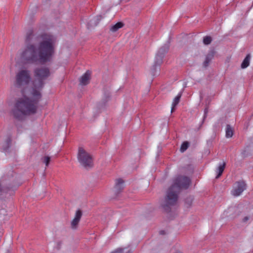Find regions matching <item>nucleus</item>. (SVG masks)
<instances>
[{
    "instance_id": "nucleus-8",
    "label": "nucleus",
    "mask_w": 253,
    "mask_h": 253,
    "mask_svg": "<svg viewBox=\"0 0 253 253\" xmlns=\"http://www.w3.org/2000/svg\"><path fill=\"white\" fill-rule=\"evenodd\" d=\"M169 48V44H166L159 49L156 56L155 63H162L164 61L163 60L164 55L168 52Z\"/></svg>"
},
{
    "instance_id": "nucleus-16",
    "label": "nucleus",
    "mask_w": 253,
    "mask_h": 253,
    "mask_svg": "<svg viewBox=\"0 0 253 253\" xmlns=\"http://www.w3.org/2000/svg\"><path fill=\"white\" fill-rule=\"evenodd\" d=\"M124 26V24L123 22H118L111 27L110 31L112 32H115L117 31L119 29L122 28Z\"/></svg>"
},
{
    "instance_id": "nucleus-20",
    "label": "nucleus",
    "mask_w": 253,
    "mask_h": 253,
    "mask_svg": "<svg viewBox=\"0 0 253 253\" xmlns=\"http://www.w3.org/2000/svg\"><path fill=\"white\" fill-rule=\"evenodd\" d=\"M33 36V32L32 30L29 31L26 35L25 42L27 44L30 43V42H31V39H32Z\"/></svg>"
},
{
    "instance_id": "nucleus-4",
    "label": "nucleus",
    "mask_w": 253,
    "mask_h": 253,
    "mask_svg": "<svg viewBox=\"0 0 253 253\" xmlns=\"http://www.w3.org/2000/svg\"><path fill=\"white\" fill-rule=\"evenodd\" d=\"M31 79L29 70L26 69H21L16 75L15 85L17 87L27 85L31 81Z\"/></svg>"
},
{
    "instance_id": "nucleus-1",
    "label": "nucleus",
    "mask_w": 253,
    "mask_h": 253,
    "mask_svg": "<svg viewBox=\"0 0 253 253\" xmlns=\"http://www.w3.org/2000/svg\"><path fill=\"white\" fill-rule=\"evenodd\" d=\"M50 75V72L45 67L38 68L35 70V79L29 97L17 99L12 110L13 116L18 119L26 115L34 114L36 112L37 104L41 99V90L43 86V81Z\"/></svg>"
},
{
    "instance_id": "nucleus-13",
    "label": "nucleus",
    "mask_w": 253,
    "mask_h": 253,
    "mask_svg": "<svg viewBox=\"0 0 253 253\" xmlns=\"http://www.w3.org/2000/svg\"><path fill=\"white\" fill-rule=\"evenodd\" d=\"M102 16L101 15H99L97 16L96 18L91 19L88 23V26L92 27L97 26Z\"/></svg>"
},
{
    "instance_id": "nucleus-6",
    "label": "nucleus",
    "mask_w": 253,
    "mask_h": 253,
    "mask_svg": "<svg viewBox=\"0 0 253 253\" xmlns=\"http://www.w3.org/2000/svg\"><path fill=\"white\" fill-rule=\"evenodd\" d=\"M246 189V184L243 181H239L235 183L231 192L232 195L234 197L240 196Z\"/></svg>"
},
{
    "instance_id": "nucleus-19",
    "label": "nucleus",
    "mask_w": 253,
    "mask_h": 253,
    "mask_svg": "<svg viewBox=\"0 0 253 253\" xmlns=\"http://www.w3.org/2000/svg\"><path fill=\"white\" fill-rule=\"evenodd\" d=\"M110 253H131L130 250L127 248H118Z\"/></svg>"
},
{
    "instance_id": "nucleus-27",
    "label": "nucleus",
    "mask_w": 253,
    "mask_h": 253,
    "mask_svg": "<svg viewBox=\"0 0 253 253\" xmlns=\"http://www.w3.org/2000/svg\"><path fill=\"white\" fill-rule=\"evenodd\" d=\"M160 234H161V235H163V234H165V231H164L162 230V231H161L160 232Z\"/></svg>"
},
{
    "instance_id": "nucleus-26",
    "label": "nucleus",
    "mask_w": 253,
    "mask_h": 253,
    "mask_svg": "<svg viewBox=\"0 0 253 253\" xmlns=\"http://www.w3.org/2000/svg\"><path fill=\"white\" fill-rule=\"evenodd\" d=\"M249 64H241V68L242 69H245L246 68Z\"/></svg>"
},
{
    "instance_id": "nucleus-10",
    "label": "nucleus",
    "mask_w": 253,
    "mask_h": 253,
    "mask_svg": "<svg viewBox=\"0 0 253 253\" xmlns=\"http://www.w3.org/2000/svg\"><path fill=\"white\" fill-rule=\"evenodd\" d=\"M82 216V212L80 210L76 211L74 218L71 222V227L73 229H76L78 225L81 218Z\"/></svg>"
},
{
    "instance_id": "nucleus-21",
    "label": "nucleus",
    "mask_w": 253,
    "mask_h": 253,
    "mask_svg": "<svg viewBox=\"0 0 253 253\" xmlns=\"http://www.w3.org/2000/svg\"><path fill=\"white\" fill-rule=\"evenodd\" d=\"M212 41V38L211 36H206L204 37L203 38V43L205 45H209L210 44Z\"/></svg>"
},
{
    "instance_id": "nucleus-25",
    "label": "nucleus",
    "mask_w": 253,
    "mask_h": 253,
    "mask_svg": "<svg viewBox=\"0 0 253 253\" xmlns=\"http://www.w3.org/2000/svg\"><path fill=\"white\" fill-rule=\"evenodd\" d=\"M250 219V217L249 216H246L243 218L242 222L244 223H247Z\"/></svg>"
},
{
    "instance_id": "nucleus-24",
    "label": "nucleus",
    "mask_w": 253,
    "mask_h": 253,
    "mask_svg": "<svg viewBox=\"0 0 253 253\" xmlns=\"http://www.w3.org/2000/svg\"><path fill=\"white\" fill-rule=\"evenodd\" d=\"M251 59V55L250 54H248L245 58L244 59L242 63H249Z\"/></svg>"
},
{
    "instance_id": "nucleus-7",
    "label": "nucleus",
    "mask_w": 253,
    "mask_h": 253,
    "mask_svg": "<svg viewBox=\"0 0 253 253\" xmlns=\"http://www.w3.org/2000/svg\"><path fill=\"white\" fill-rule=\"evenodd\" d=\"M243 211V206L238 205L229 208L225 212L227 216L231 218H235L239 216Z\"/></svg>"
},
{
    "instance_id": "nucleus-14",
    "label": "nucleus",
    "mask_w": 253,
    "mask_h": 253,
    "mask_svg": "<svg viewBox=\"0 0 253 253\" xmlns=\"http://www.w3.org/2000/svg\"><path fill=\"white\" fill-rule=\"evenodd\" d=\"M181 97V93H179L173 99L172 103V107L171 109V112H172L175 106L178 104L180 101V99Z\"/></svg>"
},
{
    "instance_id": "nucleus-22",
    "label": "nucleus",
    "mask_w": 253,
    "mask_h": 253,
    "mask_svg": "<svg viewBox=\"0 0 253 253\" xmlns=\"http://www.w3.org/2000/svg\"><path fill=\"white\" fill-rule=\"evenodd\" d=\"M189 146V143L187 141L184 142L181 145L180 147V151L181 152H184L185 150L187 149Z\"/></svg>"
},
{
    "instance_id": "nucleus-9",
    "label": "nucleus",
    "mask_w": 253,
    "mask_h": 253,
    "mask_svg": "<svg viewBox=\"0 0 253 253\" xmlns=\"http://www.w3.org/2000/svg\"><path fill=\"white\" fill-rule=\"evenodd\" d=\"M91 72L89 70L86 71L80 78V84L86 85L89 84Z\"/></svg>"
},
{
    "instance_id": "nucleus-23",
    "label": "nucleus",
    "mask_w": 253,
    "mask_h": 253,
    "mask_svg": "<svg viewBox=\"0 0 253 253\" xmlns=\"http://www.w3.org/2000/svg\"><path fill=\"white\" fill-rule=\"evenodd\" d=\"M50 161V157L45 156L43 158V162L45 164L46 166H48Z\"/></svg>"
},
{
    "instance_id": "nucleus-18",
    "label": "nucleus",
    "mask_w": 253,
    "mask_h": 253,
    "mask_svg": "<svg viewBox=\"0 0 253 253\" xmlns=\"http://www.w3.org/2000/svg\"><path fill=\"white\" fill-rule=\"evenodd\" d=\"M11 139L10 137H7L2 145L3 150L6 151L11 145Z\"/></svg>"
},
{
    "instance_id": "nucleus-12",
    "label": "nucleus",
    "mask_w": 253,
    "mask_h": 253,
    "mask_svg": "<svg viewBox=\"0 0 253 253\" xmlns=\"http://www.w3.org/2000/svg\"><path fill=\"white\" fill-rule=\"evenodd\" d=\"M215 53L216 51L214 49H212L210 50L206 56V59L204 63H209L214 58Z\"/></svg>"
},
{
    "instance_id": "nucleus-2",
    "label": "nucleus",
    "mask_w": 253,
    "mask_h": 253,
    "mask_svg": "<svg viewBox=\"0 0 253 253\" xmlns=\"http://www.w3.org/2000/svg\"><path fill=\"white\" fill-rule=\"evenodd\" d=\"M38 45L26 44L20 54L22 62L28 63H46L51 61L55 53L56 38L51 35L42 34Z\"/></svg>"
},
{
    "instance_id": "nucleus-17",
    "label": "nucleus",
    "mask_w": 253,
    "mask_h": 253,
    "mask_svg": "<svg viewBox=\"0 0 253 253\" xmlns=\"http://www.w3.org/2000/svg\"><path fill=\"white\" fill-rule=\"evenodd\" d=\"M225 132L226 137L227 138H230L233 136V130L229 125L226 126Z\"/></svg>"
},
{
    "instance_id": "nucleus-3",
    "label": "nucleus",
    "mask_w": 253,
    "mask_h": 253,
    "mask_svg": "<svg viewBox=\"0 0 253 253\" xmlns=\"http://www.w3.org/2000/svg\"><path fill=\"white\" fill-rule=\"evenodd\" d=\"M190 183V179L186 176H178L174 178L172 185L168 190L166 197L162 204L163 209L166 211H169V207L176 203L180 190L181 189H187Z\"/></svg>"
},
{
    "instance_id": "nucleus-11",
    "label": "nucleus",
    "mask_w": 253,
    "mask_h": 253,
    "mask_svg": "<svg viewBox=\"0 0 253 253\" xmlns=\"http://www.w3.org/2000/svg\"><path fill=\"white\" fill-rule=\"evenodd\" d=\"M124 181L121 178L116 180L115 189L117 192H120L123 189L124 187Z\"/></svg>"
},
{
    "instance_id": "nucleus-5",
    "label": "nucleus",
    "mask_w": 253,
    "mask_h": 253,
    "mask_svg": "<svg viewBox=\"0 0 253 253\" xmlns=\"http://www.w3.org/2000/svg\"><path fill=\"white\" fill-rule=\"evenodd\" d=\"M77 158L80 164L84 168L88 169L92 167L91 156L83 147L79 148Z\"/></svg>"
},
{
    "instance_id": "nucleus-15",
    "label": "nucleus",
    "mask_w": 253,
    "mask_h": 253,
    "mask_svg": "<svg viewBox=\"0 0 253 253\" xmlns=\"http://www.w3.org/2000/svg\"><path fill=\"white\" fill-rule=\"evenodd\" d=\"M225 165L226 164H225V162H223L221 164H219V165L217 169V170H216V172L217 173V174L216 176V178H219V176L222 174V173L224 169Z\"/></svg>"
}]
</instances>
